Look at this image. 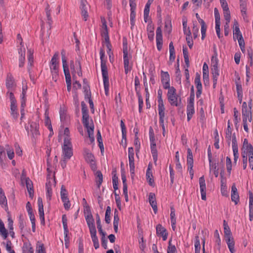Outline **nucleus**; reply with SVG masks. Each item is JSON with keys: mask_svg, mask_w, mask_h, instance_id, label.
<instances>
[{"mask_svg": "<svg viewBox=\"0 0 253 253\" xmlns=\"http://www.w3.org/2000/svg\"><path fill=\"white\" fill-rule=\"evenodd\" d=\"M242 114L243 116V121H246L248 120L250 122L252 120V112L250 110H242Z\"/></svg>", "mask_w": 253, "mask_h": 253, "instance_id": "20", "label": "nucleus"}, {"mask_svg": "<svg viewBox=\"0 0 253 253\" xmlns=\"http://www.w3.org/2000/svg\"><path fill=\"white\" fill-rule=\"evenodd\" d=\"M170 216L171 223H174V222H176V219L175 217V212L173 207H170Z\"/></svg>", "mask_w": 253, "mask_h": 253, "instance_id": "50", "label": "nucleus"}, {"mask_svg": "<svg viewBox=\"0 0 253 253\" xmlns=\"http://www.w3.org/2000/svg\"><path fill=\"white\" fill-rule=\"evenodd\" d=\"M198 22L200 23L201 25V34H202V37L201 39L202 40H203L205 37H206V33L207 30V25L204 22V21L202 19H200L198 20Z\"/></svg>", "mask_w": 253, "mask_h": 253, "instance_id": "25", "label": "nucleus"}, {"mask_svg": "<svg viewBox=\"0 0 253 253\" xmlns=\"http://www.w3.org/2000/svg\"><path fill=\"white\" fill-rule=\"evenodd\" d=\"M234 26L235 27H233V35H236L237 36V38L240 37V35H242L238 23L237 21L235 22L234 23Z\"/></svg>", "mask_w": 253, "mask_h": 253, "instance_id": "46", "label": "nucleus"}, {"mask_svg": "<svg viewBox=\"0 0 253 253\" xmlns=\"http://www.w3.org/2000/svg\"><path fill=\"white\" fill-rule=\"evenodd\" d=\"M96 182L97 187L100 188V186L103 182V174L101 171L98 170L95 174Z\"/></svg>", "mask_w": 253, "mask_h": 253, "instance_id": "23", "label": "nucleus"}, {"mask_svg": "<svg viewBox=\"0 0 253 253\" xmlns=\"http://www.w3.org/2000/svg\"><path fill=\"white\" fill-rule=\"evenodd\" d=\"M223 226L225 237L232 236L230 229L225 220L223 221Z\"/></svg>", "mask_w": 253, "mask_h": 253, "instance_id": "36", "label": "nucleus"}, {"mask_svg": "<svg viewBox=\"0 0 253 253\" xmlns=\"http://www.w3.org/2000/svg\"><path fill=\"white\" fill-rule=\"evenodd\" d=\"M111 212V209L110 207L108 206L107 207V209L106 210L105 216V220L107 223H109L110 222Z\"/></svg>", "mask_w": 253, "mask_h": 253, "instance_id": "41", "label": "nucleus"}, {"mask_svg": "<svg viewBox=\"0 0 253 253\" xmlns=\"http://www.w3.org/2000/svg\"><path fill=\"white\" fill-rule=\"evenodd\" d=\"M218 165V164L216 163L211 162L210 163V170L213 171V174L216 177H218L219 174Z\"/></svg>", "mask_w": 253, "mask_h": 253, "instance_id": "30", "label": "nucleus"}, {"mask_svg": "<svg viewBox=\"0 0 253 253\" xmlns=\"http://www.w3.org/2000/svg\"><path fill=\"white\" fill-rule=\"evenodd\" d=\"M169 75L168 72L161 71V82H168L169 81Z\"/></svg>", "mask_w": 253, "mask_h": 253, "instance_id": "45", "label": "nucleus"}, {"mask_svg": "<svg viewBox=\"0 0 253 253\" xmlns=\"http://www.w3.org/2000/svg\"><path fill=\"white\" fill-rule=\"evenodd\" d=\"M128 160H134V150L132 147H129L128 149Z\"/></svg>", "mask_w": 253, "mask_h": 253, "instance_id": "61", "label": "nucleus"}, {"mask_svg": "<svg viewBox=\"0 0 253 253\" xmlns=\"http://www.w3.org/2000/svg\"><path fill=\"white\" fill-rule=\"evenodd\" d=\"M6 87L10 90L14 86V80L11 74H8L6 80Z\"/></svg>", "mask_w": 253, "mask_h": 253, "instance_id": "18", "label": "nucleus"}, {"mask_svg": "<svg viewBox=\"0 0 253 253\" xmlns=\"http://www.w3.org/2000/svg\"><path fill=\"white\" fill-rule=\"evenodd\" d=\"M87 4V2L86 0H81L80 9L81 10L82 16L84 21H86L88 17Z\"/></svg>", "mask_w": 253, "mask_h": 253, "instance_id": "10", "label": "nucleus"}, {"mask_svg": "<svg viewBox=\"0 0 253 253\" xmlns=\"http://www.w3.org/2000/svg\"><path fill=\"white\" fill-rule=\"evenodd\" d=\"M0 235L4 239H6L8 236V232L5 228L4 224L1 220L0 219Z\"/></svg>", "mask_w": 253, "mask_h": 253, "instance_id": "33", "label": "nucleus"}, {"mask_svg": "<svg viewBox=\"0 0 253 253\" xmlns=\"http://www.w3.org/2000/svg\"><path fill=\"white\" fill-rule=\"evenodd\" d=\"M84 159L86 162L89 164L92 170H95L97 169L95 161L94 155L89 152H86L84 156Z\"/></svg>", "mask_w": 253, "mask_h": 253, "instance_id": "7", "label": "nucleus"}, {"mask_svg": "<svg viewBox=\"0 0 253 253\" xmlns=\"http://www.w3.org/2000/svg\"><path fill=\"white\" fill-rule=\"evenodd\" d=\"M225 239L230 253H234L235 252V242L232 236L225 237Z\"/></svg>", "mask_w": 253, "mask_h": 253, "instance_id": "14", "label": "nucleus"}, {"mask_svg": "<svg viewBox=\"0 0 253 253\" xmlns=\"http://www.w3.org/2000/svg\"><path fill=\"white\" fill-rule=\"evenodd\" d=\"M90 234L93 243L99 242L98 237L96 236V230L90 231Z\"/></svg>", "mask_w": 253, "mask_h": 253, "instance_id": "58", "label": "nucleus"}, {"mask_svg": "<svg viewBox=\"0 0 253 253\" xmlns=\"http://www.w3.org/2000/svg\"><path fill=\"white\" fill-rule=\"evenodd\" d=\"M186 112L187 115V121H189L191 119L193 114L195 113L194 105H187Z\"/></svg>", "mask_w": 253, "mask_h": 253, "instance_id": "26", "label": "nucleus"}, {"mask_svg": "<svg viewBox=\"0 0 253 253\" xmlns=\"http://www.w3.org/2000/svg\"><path fill=\"white\" fill-rule=\"evenodd\" d=\"M231 200L234 202L236 205L239 202V196L237 189L234 184L231 187Z\"/></svg>", "mask_w": 253, "mask_h": 253, "instance_id": "12", "label": "nucleus"}, {"mask_svg": "<svg viewBox=\"0 0 253 253\" xmlns=\"http://www.w3.org/2000/svg\"><path fill=\"white\" fill-rule=\"evenodd\" d=\"M62 201L63 203L65 209L66 210H69L71 207V204L69 198L63 200Z\"/></svg>", "mask_w": 253, "mask_h": 253, "instance_id": "63", "label": "nucleus"}, {"mask_svg": "<svg viewBox=\"0 0 253 253\" xmlns=\"http://www.w3.org/2000/svg\"><path fill=\"white\" fill-rule=\"evenodd\" d=\"M157 47L160 51L163 46V36H156Z\"/></svg>", "mask_w": 253, "mask_h": 253, "instance_id": "42", "label": "nucleus"}, {"mask_svg": "<svg viewBox=\"0 0 253 253\" xmlns=\"http://www.w3.org/2000/svg\"><path fill=\"white\" fill-rule=\"evenodd\" d=\"M226 165L227 170L229 174L230 175L231 173V169H232V162L231 159L229 157H227L226 159Z\"/></svg>", "mask_w": 253, "mask_h": 253, "instance_id": "48", "label": "nucleus"}, {"mask_svg": "<svg viewBox=\"0 0 253 253\" xmlns=\"http://www.w3.org/2000/svg\"><path fill=\"white\" fill-rule=\"evenodd\" d=\"M0 205L4 208H7V202L4 192L1 188H0Z\"/></svg>", "mask_w": 253, "mask_h": 253, "instance_id": "19", "label": "nucleus"}, {"mask_svg": "<svg viewBox=\"0 0 253 253\" xmlns=\"http://www.w3.org/2000/svg\"><path fill=\"white\" fill-rule=\"evenodd\" d=\"M31 132L33 136L39 134V124L37 122L30 123Z\"/></svg>", "mask_w": 253, "mask_h": 253, "instance_id": "24", "label": "nucleus"}, {"mask_svg": "<svg viewBox=\"0 0 253 253\" xmlns=\"http://www.w3.org/2000/svg\"><path fill=\"white\" fill-rule=\"evenodd\" d=\"M149 202L155 214L157 213L158 208L157 202L156 201L155 195L153 193H150L149 195Z\"/></svg>", "mask_w": 253, "mask_h": 253, "instance_id": "13", "label": "nucleus"}, {"mask_svg": "<svg viewBox=\"0 0 253 253\" xmlns=\"http://www.w3.org/2000/svg\"><path fill=\"white\" fill-rule=\"evenodd\" d=\"M168 100L171 106H178V96L176 94L174 95H171L168 97Z\"/></svg>", "mask_w": 253, "mask_h": 253, "instance_id": "29", "label": "nucleus"}, {"mask_svg": "<svg viewBox=\"0 0 253 253\" xmlns=\"http://www.w3.org/2000/svg\"><path fill=\"white\" fill-rule=\"evenodd\" d=\"M62 56V61L63 64V71L65 76L66 82L67 84V89L68 91L70 92L71 89V77L70 74L68 65L67 64V60L65 56V51L62 50L61 52Z\"/></svg>", "mask_w": 253, "mask_h": 253, "instance_id": "3", "label": "nucleus"}, {"mask_svg": "<svg viewBox=\"0 0 253 253\" xmlns=\"http://www.w3.org/2000/svg\"><path fill=\"white\" fill-rule=\"evenodd\" d=\"M249 210L251 212L253 211V194L251 191H249Z\"/></svg>", "mask_w": 253, "mask_h": 253, "instance_id": "52", "label": "nucleus"}, {"mask_svg": "<svg viewBox=\"0 0 253 253\" xmlns=\"http://www.w3.org/2000/svg\"><path fill=\"white\" fill-rule=\"evenodd\" d=\"M232 135V128L231 127V123L230 120H228L227 124V128L226 130V138L228 141V144H230V141Z\"/></svg>", "mask_w": 253, "mask_h": 253, "instance_id": "32", "label": "nucleus"}, {"mask_svg": "<svg viewBox=\"0 0 253 253\" xmlns=\"http://www.w3.org/2000/svg\"><path fill=\"white\" fill-rule=\"evenodd\" d=\"M60 195L62 201L68 198L67 191L64 185H62L61 186Z\"/></svg>", "mask_w": 253, "mask_h": 253, "instance_id": "43", "label": "nucleus"}, {"mask_svg": "<svg viewBox=\"0 0 253 253\" xmlns=\"http://www.w3.org/2000/svg\"><path fill=\"white\" fill-rule=\"evenodd\" d=\"M119 211L117 209L114 211L113 224H119Z\"/></svg>", "mask_w": 253, "mask_h": 253, "instance_id": "60", "label": "nucleus"}, {"mask_svg": "<svg viewBox=\"0 0 253 253\" xmlns=\"http://www.w3.org/2000/svg\"><path fill=\"white\" fill-rule=\"evenodd\" d=\"M171 240L169 242V246L167 249L168 253H177V250L174 245H172L171 244Z\"/></svg>", "mask_w": 253, "mask_h": 253, "instance_id": "47", "label": "nucleus"}, {"mask_svg": "<svg viewBox=\"0 0 253 253\" xmlns=\"http://www.w3.org/2000/svg\"><path fill=\"white\" fill-rule=\"evenodd\" d=\"M36 252L37 253H45L43 244H40L37 247Z\"/></svg>", "mask_w": 253, "mask_h": 253, "instance_id": "64", "label": "nucleus"}, {"mask_svg": "<svg viewBox=\"0 0 253 253\" xmlns=\"http://www.w3.org/2000/svg\"><path fill=\"white\" fill-rule=\"evenodd\" d=\"M151 166L149 164L146 171V177L149 184L151 186H153L154 181L153 179L152 172L151 169Z\"/></svg>", "mask_w": 253, "mask_h": 253, "instance_id": "15", "label": "nucleus"}, {"mask_svg": "<svg viewBox=\"0 0 253 253\" xmlns=\"http://www.w3.org/2000/svg\"><path fill=\"white\" fill-rule=\"evenodd\" d=\"M28 70L29 72V74L31 73V70L33 67V63H34V55H33V51L31 49L28 50Z\"/></svg>", "mask_w": 253, "mask_h": 253, "instance_id": "16", "label": "nucleus"}, {"mask_svg": "<svg viewBox=\"0 0 253 253\" xmlns=\"http://www.w3.org/2000/svg\"><path fill=\"white\" fill-rule=\"evenodd\" d=\"M129 5L130 7V23L131 25V28L132 29L135 25V9H136V3L135 0H129Z\"/></svg>", "mask_w": 253, "mask_h": 253, "instance_id": "6", "label": "nucleus"}, {"mask_svg": "<svg viewBox=\"0 0 253 253\" xmlns=\"http://www.w3.org/2000/svg\"><path fill=\"white\" fill-rule=\"evenodd\" d=\"M214 237L215 238V242L216 243V248L219 250L221 247V240L218 231L217 230H215L214 232Z\"/></svg>", "mask_w": 253, "mask_h": 253, "instance_id": "31", "label": "nucleus"}, {"mask_svg": "<svg viewBox=\"0 0 253 253\" xmlns=\"http://www.w3.org/2000/svg\"><path fill=\"white\" fill-rule=\"evenodd\" d=\"M156 233L158 236L162 237L163 241H166L168 238V233L166 229L161 224H159L156 226Z\"/></svg>", "mask_w": 253, "mask_h": 253, "instance_id": "11", "label": "nucleus"}, {"mask_svg": "<svg viewBox=\"0 0 253 253\" xmlns=\"http://www.w3.org/2000/svg\"><path fill=\"white\" fill-rule=\"evenodd\" d=\"M150 148L151 151L157 150L156 148V144L155 138H150Z\"/></svg>", "mask_w": 253, "mask_h": 253, "instance_id": "56", "label": "nucleus"}, {"mask_svg": "<svg viewBox=\"0 0 253 253\" xmlns=\"http://www.w3.org/2000/svg\"><path fill=\"white\" fill-rule=\"evenodd\" d=\"M58 59L59 54L58 52H56L52 57L49 63L52 79L54 82H56L59 79V62Z\"/></svg>", "mask_w": 253, "mask_h": 253, "instance_id": "2", "label": "nucleus"}, {"mask_svg": "<svg viewBox=\"0 0 253 253\" xmlns=\"http://www.w3.org/2000/svg\"><path fill=\"white\" fill-rule=\"evenodd\" d=\"M131 58V55H128L127 44L123 42V60L125 73L126 74L130 72L132 69V65H129V59Z\"/></svg>", "mask_w": 253, "mask_h": 253, "instance_id": "5", "label": "nucleus"}, {"mask_svg": "<svg viewBox=\"0 0 253 253\" xmlns=\"http://www.w3.org/2000/svg\"><path fill=\"white\" fill-rule=\"evenodd\" d=\"M200 188L201 194V198L203 200H206V185L204 176L199 178Z\"/></svg>", "mask_w": 253, "mask_h": 253, "instance_id": "8", "label": "nucleus"}, {"mask_svg": "<svg viewBox=\"0 0 253 253\" xmlns=\"http://www.w3.org/2000/svg\"><path fill=\"white\" fill-rule=\"evenodd\" d=\"M211 73L212 75V79H218V77L219 76V74L218 68V64L217 62H216L215 63L212 65V67L211 68Z\"/></svg>", "mask_w": 253, "mask_h": 253, "instance_id": "27", "label": "nucleus"}, {"mask_svg": "<svg viewBox=\"0 0 253 253\" xmlns=\"http://www.w3.org/2000/svg\"><path fill=\"white\" fill-rule=\"evenodd\" d=\"M44 115H45V125L48 126V128L49 130H52L50 120L49 117H48V113L47 112V111L45 112Z\"/></svg>", "mask_w": 253, "mask_h": 253, "instance_id": "49", "label": "nucleus"}, {"mask_svg": "<svg viewBox=\"0 0 253 253\" xmlns=\"http://www.w3.org/2000/svg\"><path fill=\"white\" fill-rule=\"evenodd\" d=\"M236 86L237 96H243V90L242 85L240 84L236 83Z\"/></svg>", "mask_w": 253, "mask_h": 253, "instance_id": "62", "label": "nucleus"}, {"mask_svg": "<svg viewBox=\"0 0 253 253\" xmlns=\"http://www.w3.org/2000/svg\"><path fill=\"white\" fill-rule=\"evenodd\" d=\"M195 252H200L201 245L199 238L198 236L195 237Z\"/></svg>", "mask_w": 253, "mask_h": 253, "instance_id": "44", "label": "nucleus"}, {"mask_svg": "<svg viewBox=\"0 0 253 253\" xmlns=\"http://www.w3.org/2000/svg\"><path fill=\"white\" fill-rule=\"evenodd\" d=\"M85 220L88 227L89 232L96 230L94 224V219L90 212L85 216Z\"/></svg>", "mask_w": 253, "mask_h": 253, "instance_id": "9", "label": "nucleus"}, {"mask_svg": "<svg viewBox=\"0 0 253 253\" xmlns=\"http://www.w3.org/2000/svg\"><path fill=\"white\" fill-rule=\"evenodd\" d=\"M22 253H34V249L31 244H24Z\"/></svg>", "mask_w": 253, "mask_h": 253, "instance_id": "39", "label": "nucleus"}, {"mask_svg": "<svg viewBox=\"0 0 253 253\" xmlns=\"http://www.w3.org/2000/svg\"><path fill=\"white\" fill-rule=\"evenodd\" d=\"M84 127L86 129L88 137L91 142L94 140V126L92 119H82Z\"/></svg>", "mask_w": 253, "mask_h": 253, "instance_id": "4", "label": "nucleus"}, {"mask_svg": "<svg viewBox=\"0 0 253 253\" xmlns=\"http://www.w3.org/2000/svg\"><path fill=\"white\" fill-rule=\"evenodd\" d=\"M137 94L138 97L139 112L141 113L143 106V101L141 95L139 93H137Z\"/></svg>", "mask_w": 253, "mask_h": 253, "instance_id": "59", "label": "nucleus"}, {"mask_svg": "<svg viewBox=\"0 0 253 253\" xmlns=\"http://www.w3.org/2000/svg\"><path fill=\"white\" fill-rule=\"evenodd\" d=\"M129 161V165L130 169V172L131 174V176H132V174H134V160H128Z\"/></svg>", "mask_w": 253, "mask_h": 253, "instance_id": "57", "label": "nucleus"}, {"mask_svg": "<svg viewBox=\"0 0 253 253\" xmlns=\"http://www.w3.org/2000/svg\"><path fill=\"white\" fill-rule=\"evenodd\" d=\"M243 149H246L249 153H252L253 154V147L251 144L249 143L247 138H245L244 140Z\"/></svg>", "mask_w": 253, "mask_h": 253, "instance_id": "28", "label": "nucleus"}, {"mask_svg": "<svg viewBox=\"0 0 253 253\" xmlns=\"http://www.w3.org/2000/svg\"><path fill=\"white\" fill-rule=\"evenodd\" d=\"M72 147L70 139L69 136H65L64 138V144L62 147Z\"/></svg>", "mask_w": 253, "mask_h": 253, "instance_id": "51", "label": "nucleus"}, {"mask_svg": "<svg viewBox=\"0 0 253 253\" xmlns=\"http://www.w3.org/2000/svg\"><path fill=\"white\" fill-rule=\"evenodd\" d=\"M187 163H193L192 152L190 148L187 150Z\"/></svg>", "mask_w": 253, "mask_h": 253, "instance_id": "53", "label": "nucleus"}, {"mask_svg": "<svg viewBox=\"0 0 253 253\" xmlns=\"http://www.w3.org/2000/svg\"><path fill=\"white\" fill-rule=\"evenodd\" d=\"M101 36L104 39L105 42L110 41L108 30H102L101 31Z\"/></svg>", "mask_w": 253, "mask_h": 253, "instance_id": "55", "label": "nucleus"}, {"mask_svg": "<svg viewBox=\"0 0 253 253\" xmlns=\"http://www.w3.org/2000/svg\"><path fill=\"white\" fill-rule=\"evenodd\" d=\"M159 115V123L160 126L164 125V119L165 117V109H158Z\"/></svg>", "mask_w": 253, "mask_h": 253, "instance_id": "37", "label": "nucleus"}, {"mask_svg": "<svg viewBox=\"0 0 253 253\" xmlns=\"http://www.w3.org/2000/svg\"><path fill=\"white\" fill-rule=\"evenodd\" d=\"M223 15L225 20L226 21V25H228V24L230 22V12L229 9H223Z\"/></svg>", "mask_w": 253, "mask_h": 253, "instance_id": "40", "label": "nucleus"}, {"mask_svg": "<svg viewBox=\"0 0 253 253\" xmlns=\"http://www.w3.org/2000/svg\"><path fill=\"white\" fill-rule=\"evenodd\" d=\"M112 174V182L113 188L114 189V190L116 191L118 189V177L115 171H113Z\"/></svg>", "mask_w": 253, "mask_h": 253, "instance_id": "35", "label": "nucleus"}, {"mask_svg": "<svg viewBox=\"0 0 253 253\" xmlns=\"http://www.w3.org/2000/svg\"><path fill=\"white\" fill-rule=\"evenodd\" d=\"M183 56L184 59V61L185 63V65L187 66V68L189 67V55H188V49L186 47H183Z\"/></svg>", "mask_w": 253, "mask_h": 253, "instance_id": "34", "label": "nucleus"}, {"mask_svg": "<svg viewBox=\"0 0 253 253\" xmlns=\"http://www.w3.org/2000/svg\"><path fill=\"white\" fill-rule=\"evenodd\" d=\"M99 54L100 56L101 69L103 78L104 90L105 94L107 95L109 92V82L108 69L106 65L107 61L104 59V57L105 56V51L102 48H101L100 50Z\"/></svg>", "mask_w": 253, "mask_h": 253, "instance_id": "1", "label": "nucleus"}, {"mask_svg": "<svg viewBox=\"0 0 253 253\" xmlns=\"http://www.w3.org/2000/svg\"><path fill=\"white\" fill-rule=\"evenodd\" d=\"M38 207H39V213L44 212L42 200L41 197H39L38 199Z\"/></svg>", "mask_w": 253, "mask_h": 253, "instance_id": "54", "label": "nucleus"}, {"mask_svg": "<svg viewBox=\"0 0 253 253\" xmlns=\"http://www.w3.org/2000/svg\"><path fill=\"white\" fill-rule=\"evenodd\" d=\"M62 153L65 159H70L73 155L72 147H62Z\"/></svg>", "mask_w": 253, "mask_h": 253, "instance_id": "17", "label": "nucleus"}, {"mask_svg": "<svg viewBox=\"0 0 253 253\" xmlns=\"http://www.w3.org/2000/svg\"><path fill=\"white\" fill-rule=\"evenodd\" d=\"M163 91L161 89L158 90V109H165L164 102L162 99Z\"/></svg>", "mask_w": 253, "mask_h": 253, "instance_id": "21", "label": "nucleus"}, {"mask_svg": "<svg viewBox=\"0 0 253 253\" xmlns=\"http://www.w3.org/2000/svg\"><path fill=\"white\" fill-rule=\"evenodd\" d=\"M19 227L21 230V232H23V230L25 228L26 225V222L24 219L22 215H20L18 220Z\"/></svg>", "mask_w": 253, "mask_h": 253, "instance_id": "38", "label": "nucleus"}, {"mask_svg": "<svg viewBox=\"0 0 253 253\" xmlns=\"http://www.w3.org/2000/svg\"><path fill=\"white\" fill-rule=\"evenodd\" d=\"M62 221L64 228V234L65 235V238L67 237L69 233V230L67 225V218L65 214H63L62 216Z\"/></svg>", "mask_w": 253, "mask_h": 253, "instance_id": "22", "label": "nucleus"}]
</instances>
